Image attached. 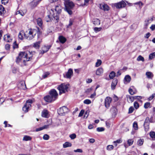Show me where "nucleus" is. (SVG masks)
Here are the masks:
<instances>
[{"mask_svg":"<svg viewBox=\"0 0 155 155\" xmlns=\"http://www.w3.org/2000/svg\"><path fill=\"white\" fill-rule=\"evenodd\" d=\"M142 98V97L141 96H134V99L135 100H137L138 101H140Z\"/></svg>","mask_w":155,"mask_h":155,"instance_id":"bf43d9fd","label":"nucleus"},{"mask_svg":"<svg viewBox=\"0 0 155 155\" xmlns=\"http://www.w3.org/2000/svg\"><path fill=\"white\" fill-rule=\"evenodd\" d=\"M155 96V94H153L152 95H151L150 96L149 98H148V100L149 101H150L152 100L154 97Z\"/></svg>","mask_w":155,"mask_h":155,"instance_id":"0e129e2a","label":"nucleus"},{"mask_svg":"<svg viewBox=\"0 0 155 155\" xmlns=\"http://www.w3.org/2000/svg\"><path fill=\"white\" fill-rule=\"evenodd\" d=\"M117 82L118 81L117 79H114L113 80L111 85V88L112 89L114 90L115 89L116 86L117 84Z\"/></svg>","mask_w":155,"mask_h":155,"instance_id":"aec40b11","label":"nucleus"},{"mask_svg":"<svg viewBox=\"0 0 155 155\" xmlns=\"http://www.w3.org/2000/svg\"><path fill=\"white\" fill-rule=\"evenodd\" d=\"M137 60L138 61H144V58L141 55H139L137 57Z\"/></svg>","mask_w":155,"mask_h":155,"instance_id":"79ce46f5","label":"nucleus"},{"mask_svg":"<svg viewBox=\"0 0 155 155\" xmlns=\"http://www.w3.org/2000/svg\"><path fill=\"white\" fill-rule=\"evenodd\" d=\"M144 142V140L143 139H139L137 142V144L139 146L142 145Z\"/></svg>","mask_w":155,"mask_h":155,"instance_id":"f704fd0d","label":"nucleus"},{"mask_svg":"<svg viewBox=\"0 0 155 155\" xmlns=\"http://www.w3.org/2000/svg\"><path fill=\"white\" fill-rule=\"evenodd\" d=\"M127 97L128 101L132 103L135 100V99H134V96H128Z\"/></svg>","mask_w":155,"mask_h":155,"instance_id":"bb28decb","label":"nucleus"},{"mask_svg":"<svg viewBox=\"0 0 155 155\" xmlns=\"http://www.w3.org/2000/svg\"><path fill=\"white\" fill-rule=\"evenodd\" d=\"M114 146L112 145H109L107 147V149L109 151H110L113 150L114 149Z\"/></svg>","mask_w":155,"mask_h":155,"instance_id":"37998d69","label":"nucleus"},{"mask_svg":"<svg viewBox=\"0 0 155 155\" xmlns=\"http://www.w3.org/2000/svg\"><path fill=\"white\" fill-rule=\"evenodd\" d=\"M114 5L117 8L121 9L125 8L126 6V4L125 1L122 0L119 2L114 4Z\"/></svg>","mask_w":155,"mask_h":155,"instance_id":"0eeeda50","label":"nucleus"},{"mask_svg":"<svg viewBox=\"0 0 155 155\" xmlns=\"http://www.w3.org/2000/svg\"><path fill=\"white\" fill-rule=\"evenodd\" d=\"M69 137L71 139L73 140L75 139L76 137V135L75 134H73L70 135Z\"/></svg>","mask_w":155,"mask_h":155,"instance_id":"a18cd8bd","label":"nucleus"},{"mask_svg":"<svg viewBox=\"0 0 155 155\" xmlns=\"http://www.w3.org/2000/svg\"><path fill=\"white\" fill-rule=\"evenodd\" d=\"M101 29H102V28L101 27H100V28L95 27L94 28V30L96 32H97L99 31H100L101 30Z\"/></svg>","mask_w":155,"mask_h":155,"instance_id":"6e6d98bb","label":"nucleus"},{"mask_svg":"<svg viewBox=\"0 0 155 155\" xmlns=\"http://www.w3.org/2000/svg\"><path fill=\"white\" fill-rule=\"evenodd\" d=\"M4 101V98H1L0 99V105H1Z\"/></svg>","mask_w":155,"mask_h":155,"instance_id":"338daca9","label":"nucleus"},{"mask_svg":"<svg viewBox=\"0 0 155 155\" xmlns=\"http://www.w3.org/2000/svg\"><path fill=\"white\" fill-rule=\"evenodd\" d=\"M154 18V17L152 16L150 18H148L145 21V24L146 26H147L149 23H150L153 20V19Z\"/></svg>","mask_w":155,"mask_h":155,"instance_id":"412c9836","label":"nucleus"},{"mask_svg":"<svg viewBox=\"0 0 155 155\" xmlns=\"http://www.w3.org/2000/svg\"><path fill=\"white\" fill-rule=\"evenodd\" d=\"M4 39L5 41L7 42H10L12 40L10 36L8 34L5 35L4 37Z\"/></svg>","mask_w":155,"mask_h":155,"instance_id":"6ab92c4d","label":"nucleus"},{"mask_svg":"<svg viewBox=\"0 0 155 155\" xmlns=\"http://www.w3.org/2000/svg\"><path fill=\"white\" fill-rule=\"evenodd\" d=\"M41 116L43 117L48 118L49 116L48 111L46 109H44L42 112Z\"/></svg>","mask_w":155,"mask_h":155,"instance_id":"a211bd4d","label":"nucleus"},{"mask_svg":"<svg viewBox=\"0 0 155 155\" xmlns=\"http://www.w3.org/2000/svg\"><path fill=\"white\" fill-rule=\"evenodd\" d=\"M84 103L87 104H88L91 103V101L90 100L86 99L84 101Z\"/></svg>","mask_w":155,"mask_h":155,"instance_id":"49530a36","label":"nucleus"},{"mask_svg":"<svg viewBox=\"0 0 155 155\" xmlns=\"http://www.w3.org/2000/svg\"><path fill=\"white\" fill-rule=\"evenodd\" d=\"M93 23L95 25H97L100 24V21L99 19L95 18L94 19Z\"/></svg>","mask_w":155,"mask_h":155,"instance_id":"c85d7f7f","label":"nucleus"},{"mask_svg":"<svg viewBox=\"0 0 155 155\" xmlns=\"http://www.w3.org/2000/svg\"><path fill=\"white\" fill-rule=\"evenodd\" d=\"M151 122L150 121V119L149 117H147L145 119L144 124H149V122Z\"/></svg>","mask_w":155,"mask_h":155,"instance_id":"3c124183","label":"nucleus"},{"mask_svg":"<svg viewBox=\"0 0 155 155\" xmlns=\"http://www.w3.org/2000/svg\"><path fill=\"white\" fill-rule=\"evenodd\" d=\"M42 0H33L30 4V6L32 8L36 7Z\"/></svg>","mask_w":155,"mask_h":155,"instance_id":"f8f14e48","label":"nucleus"},{"mask_svg":"<svg viewBox=\"0 0 155 155\" xmlns=\"http://www.w3.org/2000/svg\"><path fill=\"white\" fill-rule=\"evenodd\" d=\"M37 32V30L29 29L25 32V38L28 40L34 38Z\"/></svg>","mask_w":155,"mask_h":155,"instance_id":"7ed1b4c3","label":"nucleus"},{"mask_svg":"<svg viewBox=\"0 0 155 155\" xmlns=\"http://www.w3.org/2000/svg\"><path fill=\"white\" fill-rule=\"evenodd\" d=\"M50 46H45L42 48V51H43V53L47 52L50 49Z\"/></svg>","mask_w":155,"mask_h":155,"instance_id":"cd10ccee","label":"nucleus"},{"mask_svg":"<svg viewBox=\"0 0 155 155\" xmlns=\"http://www.w3.org/2000/svg\"><path fill=\"white\" fill-rule=\"evenodd\" d=\"M150 104L149 102H147L144 104V107L146 109L148 108L150 106Z\"/></svg>","mask_w":155,"mask_h":155,"instance_id":"09e8293b","label":"nucleus"},{"mask_svg":"<svg viewBox=\"0 0 155 155\" xmlns=\"http://www.w3.org/2000/svg\"><path fill=\"white\" fill-rule=\"evenodd\" d=\"M44 100L47 102H51L55 100L50 95H47L44 97Z\"/></svg>","mask_w":155,"mask_h":155,"instance_id":"4468645a","label":"nucleus"},{"mask_svg":"<svg viewBox=\"0 0 155 155\" xmlns=\"http://www.w3.org/2000/svg\"><path fill=\"white\" fill-rule=\"evenodd\" d=\"M84 113V110H82L81 111L80 113L79 114L78 117H81L82 116Z\"/></svg>","mask_w":155,"mask_h":155,"instance_id":"052dcab7","label":"nucleus"},{"mask_svg":"<svg viewBox=\"0 0 155 155\" xmlns=\"http://www.w3.org/2000/svg\"><path fill=\"white\" fill-rule=\"evenodd\" d=\"M110 111L113 115L115 116L117 114V109L115 107H113L111 108Z\"/></svg>","mask_w":155,"mask_h":155,"instance_id":"f3484780","label":"nucleus"},{"mask_svg":"<svg viewBox=\"0 0 155 155\" xmlns=\"http://www.w3.org/2000/svg\"><path fill=\"white\" fill-rule=\"evenodd\" d=\"M146 75L147 78L150 79L152 78L153 76V74L150 71L147 72L146 73Z\"/></svg>","mask_w":155,"mask_h":155,"instance_id":"a878e982","label":"nucleus"},{"mask_svg":"<svg viewBox=\"0 0 155 155\" xmlns=\"http://www.w3.org/2000/svg\"><path fill=\"white\" fill-rule=\"evenodd\" d=\"M74 151L75 152H79V153H82L83 152V151L82 149H78L77 150H74Z\"/></svg>","mask_w":155,"mask_h":155,"instance_id":"680f3d73","label":"nucleus"},{"mask_svg":"<svg viewBox=\"0 0 155 155\" xmlns=\"http://www.w3.org/2000/svg\"><path fill=\"white\" fill-rule=\"evenodd\" d=\"M68 88V85L64 84H62L58 87V89L59 91L60 94L64 93L67 91Z\"/></svg>","mask_w":155,"mask_h":155,"instance_id":"423d86ee","label":"nucleus"},{"mask_svg":"<svg viewBox=\"0 0 155 155\" xmlns=\"http://www.w3.org/2000/svg\"><path fill=\"white\" fill-rule=\"evenodd\" d=\"M13 49L17 48L18 47V45L16 43V41H15L13 44Z\"/></svg>","mask_w":155,"mask_h":155,"instance_id":"13d9d810","label":"nucleus"},{"mask_svg":"<svg viewBox=\"0 0 155 155\" xmlns=\"http://www.w3.org/2000/svg\"><path fill=\"white\" fill-rule=\"evenodd\" d=\"M59 40L60 42L62 44L64 43L66 41V38L62 36H59Z\"/></svg>","mask_w":155,"mask_h":155,"instance_id":"393cba45","label":"nucleus"},{"mask_svg":"<svg viewBox=\"0 0 155 155\" xmlns=\"http://www.w3.org/2000/svg\"><path fill=\"white\" fill-rule=\"evenodd\" d=\"M133 127L135 130H137L138 129V127L137 123V122L135 121L134 122L133 124Z\"/></svg>","mask_w":155,"mask_h":155,"instance_id":"72a5a7b5","label":"nucleus"},{"mask_svg":"<svg viewBox=\"0 0 155 155\" xmlns=\"http://www.w3.org/2000/svg\"><path fill=\"white\" fill-rule=\"evenodd\" d=\"M68 111V109L64 106L60 108L58 111V114L61 115H64L65 113Z\"/></svg>","mask_w":155,"mask_h":155,"instance_id":"6e6552de","label":"nucleus"},{"mask_svg":"<svg viewBox=\"0 0 155 155\" xmlns=\"http://www.w3.org/2000/svg\"><path fill=\"white\" fill-rule=\"evenodd\" d=\"M112 101V99L110 97H107L105 99L104 105L105 107L107 108H109L110 104Z\"/></svg>","mask_w":155,"mask_h":155,"instance_id":"1a4fd4ad","label":"nucleus"},{"mask_svg":"<svg viewBox=\"0 0 155 155\" xmlns=\"http://www.w3.org/2000/svg\"><path fill=\"white\" fill-rule=\"evenodd\" d=\"M72 144L71 143L66 142L63 145V147L64 148H65L68 147H70L71 146Z\"/></svg>","mask_w":155,"mask_h":155,"instance_id":"2f4dec72","label":"nucleus"},{"mask_svg":"<svg viewBox=\"0 0 155 155\" xmlns=\"http://www.w3.org/2000/svg\"><path fill=\"white\" fill-rule=\"evenodd\" d=\"M129 93L131 95H132L135 94L136 93V92L135 91H134L131 88H130L129 89Z\"/></svg>","mask_w":155,"mask_h":155,"instance_id":"8fccbe9b","label":"nucleus"},{"mask_svg":"<svg viewBox=\"0 0 155 155\" xmlns=\"http://www.w3.org/2000/svg\"><path fill=\"white\" fill-rule=\"evenodd\" d=\"M32 52L29 51L21 52L17 58L16 62L20 64H25V62L29 61L31 59Z\"/></svg>","mask_w":155,"mask_h":155,"instance_id":"f03ea898","label":"nucleus"},{"mask_svg":"<svg viewBox=\"0 0 155 155\" xmlns=\"http://www.w3.org/2000/svg\"><path fill=\"white\" fill-rule=\"evenodd\" d=\"M150 136L152 138V140H155V132L153 131H151L150 132Z\"/></svg>","mask_w":155,"mask_h":155,"instance_id":"7c9ffc66","label":"nucleus"},{"mask_svg":"<svg viewBox=\"0 0 155 155\" xmlns=\"http://www.w3.org/2000/svg\"><path fill=\"white\" fill-rule=\"evenodd\" d=\"M150 29L153 31L155 29V25H152L150 28Z\"/></svg>","mask_w":155,"mask_h":155,"instance_id":"774afa93","label":"nucleus"},{"mask_svg":"<svg viewBox=\"0 0 155 155\" xmlns=\"http://www.w3.org/2000/svg\"><path fill=\"white\" fill-rule=\"evenodd\" d=\"M134 107L136 109H138L139 107V104L137 102H135L134 103Z\"/></svg>","mask_w":155,"mask_h":155,"instance_id":"864d4df0","label":"nucleus"},{"mask_svg":"<svg viewBox=\"0 0 155 155\" xmlns=\"http://www.w3.org/2000/svg\"><path fill=\"white\" fill-rule=\"evenodd\" d=\"M104 130V128L102 127H97V130L98 132H102Z\"/></svg>","mask_w":155,"mask_h":155,"instance_id":"4d7b16f0","label":"nucleus"},{"mask_svg":"<svg viewBox=\"0 0 155 155\" xmlns=\"http://www.w3.org/2000/svg\"><path fill=\"white\" fill-rule=\"evenodd\" d=\"M43 138L45 140H48L49 138V136L48 134H45L43 136Z\"/></svg>","mask_w":155,"mask_h":155,"instance_id":"603ef678","label":"nucleus"},{"mask_svg":"<svg viewBox=\"0 0 155 155\" xmlns=\"http://www.w3.org/2000/svg\"><path fill=\"white\" fill-rule=\"evenodd\" d=\"M131 79L129 75H127L124 78L125 83L127 84L130 82Z\"/></svg>","mask_w":155,"mask_h":155,"instance_id":"b1692460","label":"nucleus"},{"mask_svg":"<svg viewBox=\"0 0 155 155\" xmlns=\"http://www.w3.org/2000/svg\"><path fill=\"white\" fill-rule=\"evenodd\" d=\"M134 110V108L133 107H130L129 109V114L132 113Z\"/></svg>","mask_w":155,"mask_h":155,"instance_id":"5fc2aeb1","label":"nucleus"},{"mask_svg":"<svg viewBox=\"0 0 155 155\" xmlns=\"http://www.w3.org/2000/svg\"><path fill=\"white\" fill-rule=\"evenodd\" d=\"M73 74V70L71 69H69L68 71L65 74H64V78H70Z\"/></svg>","mask_w":155,"mask_h":155,"instance_id":"9b49d317","label":"nucleus"},{"mask_svg":"<svg viewBox=\"0 0 155 155\" xmlns=\"http://www.w3.org/2000/svg\"><path fill=\"white\" fill-rule=\"evenodd\" d=\"M116 76V73L114 71L111 72L109 75V77L110 79H113Z\"/></svg>","mask_w":155,"mask_h":155,"instance_id":"473e14b6","label":"nucleus"},{"mask_svg":"<svg viewBox=\"0 0 155 155\" xmlns=\"http://www.w3.org/2000/svg\"><path fill=\"white\" fill-rule=\"evenodd\" d=\"M50 95L55 100L57 98L58 94L56 91L54 89H52L49 92Z\"/></svg>","mask_w":155,"mask_h":155,"instance_id":"9d476101","label":"nucleus"},{"mask_svg":"<svg viewBox=\"0 0 155 155\" xmlns=\"http://www.w3.org/2000/svg\"><path fill=\"white\" fill-rule=\"evenodd\" d=\"M155 57V52L151 53L149 56V60H152L153 58Z\"/></svg>","mask_w":155,"mask_h":155,"instance_id":"58836bf2","label":"nucleus"},{"mask_svg":"<svg viewBox=\"0 0 155 155\" xmlns=\"http://www.w3.org/2000/svg\"><path fill=\"white\" fill-rule=\"evenodd\" d=\"M34 101L33 99H29L26 102L25 104L24 105L23 107L22 110L25 112H27L29 108L31 107V104H32Z\"/></svg>","mask_w":155,"mask_h":155,"instance_id":"39448f33","label":"nucleus"},{"mask_svg":"<svg viewBox=\"0 0 155 155\" xmlns=\"http://www.w3.org/2000/svg\"><path fill=\"white\" fill-rule=\"evenodd\" d=\"M32 139V138L28 136L27 135H25L24 136L23 139V141H27L29 140H31Z\"/></svg>","mask_w":155,"mask_h":155,"instance_id":"c756f323","label":"nucleus"},{"mask_svg":"<svg viewBox=\"0 0 155 155\" xmlns=\"http://www.w3.org/2000/svg\"><path fill=\"white\" fill-rule=\"evenodd\" d=\"M103 69L102 68H99L96 70V74L98 76H101L103 74Z\"/></svg>","mask_w":155,"mask_h":155,"instance_id":"2eb2a0df","label":"nucleus"},{"mask_svg":"<svg viewBox=\"0 0 155 155\" xmlns=\"http://www.w3.org/2000/svg\"><path fill=\"white\" fill-rule=\"evenodd\" d=\"M144 127L145 131L147 132L149 130V124H144Z\"/></svg>","mask_w":155,"mask_h":155,"instance_id":"c9c22d12","label":"nucleus"},{"mask_svg":"<svg viewBox=\"0 0 155 155\" xmlns=\"http://www.w3.org/2000/svg\"><path fill=\"white\" fill-rule=\"evenodd\" d=\"M25 32H24L23 31H21L19 34L18 37L19 39L21 40H22L24 37L25 38Z\"/></svg>","mask_w":155,"mask_h":155,"instance_id":"5701e85b","label":"nucleus"},{"mask_svg":"<svg viewBox=\"0 0 155 155\" xmlns=\"http://www.w3.org/2000/svg\"><path fill=\"white\" fill-rule=\"evenodd\" d=\"M49 74V72H46L43 76L44 78H45L47 77V76Z\"/></svg>","mask_w":155,"mask_h":155,"instance_id":"69168bd1","label":"nucleus"},{"mask_svg":"<svg viewBox=\"0 0 155 155\" xmlns=\"http://www.w3.org/2000/svg\"><path fill=\"white\" fill-rule=\"evenodd\" d=\"M6 13L5 8L2 5H0V15H4Z\"/></svg>","mask_w":155,"mask_h":155,"instance_id":"4be33fe9","label":"nucleus"},{"mask_svg":"<svg viewBox=\"0 0 155 155\" xmlns=\"http://www.w3.org/2000/svg\"><path fill=\"white\" fill-rule=\"evenodd\" d=\"M37 20V24L38 25L40 26H41L42 24V21L41 19L40 18H38Z\"/></svg>","mask_w":155,"mask_h":155,"instance_id":"4c0bfd02","label":"nucleus"},{"mask_svg":"<svg viewBox=\"0 0 155 155\" xmlns=\"http://www.w3.org/2000/svg\"><path fill=\"white\" fill-rule=\"evenodd\" d=\"M133 142L134 140L133 139H129L127 141V144L129 146L133 144Z\"/></svg>","mask_w":155,"mask_h":155,"instance_id":"c03bdc74","label":"nucleus"},{"mask_svg":"<svg viewBox=\"0 0 155 155\" xmlns=\"http://www.w3.org/2000/svg\"><path fill=\"white\" fill-rule=\"evenodd\" d=\"M18 86L21 89L24 90L26 88L25 82L24 81H22L20 82L18 84Z\"/></svg>","mask_w":155,"mask_h":155,"instance_id":"ddd939ff","label":"nucleus"},{"mask_svg":"<svg viewBox=\"0 0 155 155\" xmlns=\"http://www.w3.org/2000/svg\"><path fill=\"white\" fill-rule=\"evenodd\" d=\"M69 22V24L67 25V28H69L72 25L73 22V21L72 19H70Z\"/></svg>","mask_w":155,"mask_h":155,"instance_id":"de8ad7c7","label":"nucleus"},{"mask_svg":"<svg viewBox=\"0 0 155 155\" xmlns=\"http://www.w3.org/2000/svg\"><path fill=\"white\" fill-rule=\"evenodd\" d=\"M8 0H1V2L2 4L5 5L8 3Z\"/></svg>","mask_w":155,"mask_h":155,"instance_id":"e2e57ef3","label":"nucleus"},{"mask_svg":"<svg viewBox=\"0 0 155 155\" xmlns=\"http://www.w3.org/2000/svg\"><path fill=\"white\" fill-rule=\"evenodd\" d=\"M61 7L58 5L55 6V8L51 9L48 12L47 17L48 18L47 21L53 20L55 23L58 21L59 19V14L61 12Z\"/></svg>","mask_w":155,"mask_h":155,"instance_id":"f257e3e1","label":"nucleus"},{"mask_svg":"<svg viewBox=\"0 0 155 155\" xmlns=\"http://www.w3.org/2000/svg\"><path fill=\"white\" fill-rule=\"evenodd\" d=\"M40 42H41L40 41H38L35 43L34 44V47L36 48H39L40 47Z\"/></svg>","mask_w":155,"mask_h":155,"instance_id":"e433bc0d","label":"nucleus"},{"mask_svg":"<svg viewBox=\"0 0 155 155\" xmlns=\"http://www.w3.org/2000/svg\"><path fill=\"white\" fill-rule=\"evenodd\" d=\"M66 11L70 15L72 14L71 10L74 6V4L72 1H69L64 3Z\"/></svg>","mask_w":155,"mask_h":155,"instance_id":"20e7f679","label":"nucleus"},{"mask_svg":"<svg viewBox=\"0 0 155 155\" xmlns=\"http://www.w3.org/2000/svg\"><path fill=\"white\" fill-rule=\"evenodd\" d=\"M101 61L100 59H98L97 62L96 63L95 67H97L99 66L101 64Z\"/></svg>","mask_w":155,"mask_h":155,"instance_id":"ea45409f","label":"nucleus"},{"mask_svg":"<svg viewBox=\"0 0 155 155\" xmlns=\"http://www.w3.org/2000/svg\"><path fill=\"white\" fill-rule=\"evenodd\" d=\"M19 14L22 16H23L25 14V13L23 12L22 10H19L17 11L16 13V15Z\"/></svg>","mask_w":155,"mask_h":155,"instance_id":"a19ab883","label":"nucleus"},{"mask_svg":"<svg viewBox=\"0 0 155 155\" xmlns=\"http://www.w3.org/2000/svg\"><path fill=\"white\" fill-rule=\"evenodd\" d=\"M100 8L104 11H107L109 10V8L107 4H101L100 5Z\"/></svg>","mask_w":155,"mask_h":155,"instance_id":"dca6fc26","label":"nucleus"}]
</instances>
